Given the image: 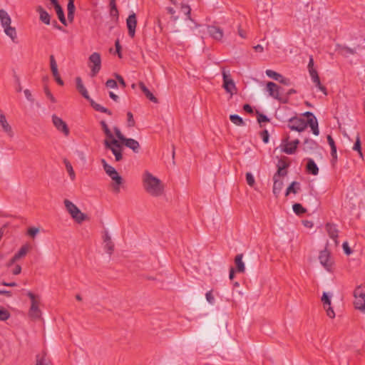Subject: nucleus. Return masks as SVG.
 Segmentation results:
<instances>
[{"instance_id":"nucleus-10","label":"nucleus","mask_w":365,"mask_h":365,"mask_svg":"<svg viewBox=\"0 0 365 365\" xmlns=\"http://www.w3.org/2000/svg\"><path fill=\"white\" fill-rule=\"evenodd\" d=\"M52 123L59 132L62 133L65 136H68L70 134L69 128L66 123L63 120L62 118L53 114L52 115Z\"/></svg>"},{"instance_id":"nucleus-43","label":"nucleus","mask_w":365,"mask_h":365,"mask_svg":"<svg viewBox=\"0 0 365 365\" xmlns=\"http://www.w3.org/2000/svg\"><path fill=\"white\" fill-rule=\"evenodd\" d=\"M10 316V313L6 309L0 307V321H6Z\"/></svg>"},{"instance_id":"nucleus-36","label":"nucleus","mask_w":365,"mask_h":365,"mask_svg":"<svg viewBox=\"0 0 365 365\" xmlns=\"http://www.w3.org/2000/svg\"><path fill=\"white\" fill-rule=\"evenodd\" d=\"M101 128H102L103 133H105V135L106 136V139H108V140L115 139L111 130L108 128V125L104 120L101 121Z\"/></svg>"},{"instance_id":"nucleus-24","label":"nucleus","mask_w":365,"mask_h":365,"mask_svg":"<svg viewBox=\"0 0 365 365\" xmlns=\"http://www.w3.org/2000/svg\"><path fill=\"white\" fill-rule=\"evenodd\" d=\"M243 255L238 254L235 258V263L236 265L237 272L239 273H244L245 272V263L242 261Z\"/></svg>"},{"instance_id":"nucleus-38","label":"nucleus","mask_w":365,"mask_h":365,"mask_svg":"<svg viewBox=\"0 0 365 365\" xmlns=\"http://www.w3.org/2000/svg\"><path fill=\"white\" fill-rule=\"evenodd\" d=\"M63 163L71 180H73L76 178V174L71 163L66 159L63 160Z\"/></svg>"},{"instance_id":"nucleus-27","label":"nucleus","mask_w":365,"mask_h":365,"mask_svg":"<svg viewBox=\"0 0 365 365\" xmlns=\"http://www.w3.org/2000/svg\"><path fill=\"white\" fill-rule=\"evenodd\" d=\"M103 242H104V248L106 250V252L109 254H111V252L113 250V243L111 240L110 236L109 234L106 232L104 236H103Z\"/></svg>"},{"instance_id":"nucleus-56","label":"nucleus","mask_w":365,"mask_h":365,"mask_svg":"<svg viewBox=\"0 0 365 365\" xmlns=\"http://www.w3.org/2000/svg\"><path fill=\"white\" fill-rule=\"evenodd\" d=\"M145 96L152 102L157 103L158 100L155 97V96L148 90L146 93H144Z\"/></svg>"},{"instance_id":"nucleus-13","label":"nucleus","mask_w":365,"mask_h":365,"mask_svg":"<svg viewBox=\"0 0 365 365\" xmlns=\"http://www.w3.org/2000/svg\"><path fill=\"white\" fill-rule=\"evenodd\" d=\"M280 87L273 82H268L267 83V89L271 97L277 100H281L280 97Z\"/></svg>"},{"instance_id":"nucleus-33","label":"nucleus","mask_w":365,"mask_h":365,"mask_svg":"<svg viewBox=\"0 0 365 365\" xmlns=\"http://www.w3.org/2000/svg\"><path fill=\"white\" fill-rule=\"evenodd\" d=\"M90 102H91V106L96 110V111H98V112H101V113H106L109 115H112V112L108 110V108L102 106L101 105H100L99 103H96L95 101H93L92 99L90 98Z\"/></svg>"},{"instance_id":"nucleus-35","label":"nucleus","mask_w":365,"mask_h":365,"mask_svg":"<svg viewBox=\"0 0 365 365\" xmlns=\"http://www.w3.org/2000/svg\"><path fill=\"white\" fill-rule=\"evenodd\" d=\"M30 249V246L29 245H23L20 250L14 255V259H19L24 257L26 256L27 252H29Z\"/></svg>"},{"instance_id":"nucleus-16","label":"nucleus","mask_w":365,"mask_h":365,"mask_svg":"<svg viewBox=\"0 0 365 365\" xmlns=\"http://www.w3.org/2000/svg\"><path fill=\"white\" fill-rule=\"evenodd\" d=\"M207 33L212 38L216 41H221L224 35L222 30L215 26H207Z\"/></svg>"},{"instance_id":"nucleus-25","label":"nucleus","mask_w":365,"mask_h":365,"mask_svg":"<svg viewBox=\"0 0 365 365\" xmlns=\"http://www.w3.org/2000/svg\"><path fill=\"white\" fill-rule=\"evenodd\" d=\"M5 34L11 38L12 42L17 43V33L16 28L11 26L4 28Z\"/></svg>"},{"instance_id":"nucleus-34","label":"nucleus","mask_w":365,"mask_h":365,"mask_svg":"<svg viewBox=\"0 0 365 365\" xmlns=\"http://www.w3.org/2000/svg\"><path fill=\"white\" fill-rule=\"evenodd\" d=\"M317 143L312 139H306L303 143V150L304 151H309L316 149Z\"/></svg>"},{"instance_id":"nucleus-45","label":"nucleus","mask_w":365,"mask_h":365,"mask_svg":"<svg viewBox=\"0 0 365 365\" xmlns=\"http://www.w3.org/2000/svg\"><path fill=\"white\" fill-rule=\"evenodd\" d=\"M106 86L108 88H117L118 84H117L116 81H115L113 79H108L106 82Z\"/></svg>"},{"instance_id":"nucleus-62","label":"nucleus","mask_w":365,"mask_h":365,"mask_svg":"<svg viewBox=\"0 0 365 365\" xmlns=\"http://www.w3.org/2000/svg\"><path fill=\"white\" fill-rule=\"evenodd\" d=\"M279 82L286 86H289L291 84L290 79L285 78L283 76H282V78L279 79Z\"/></svg>"},{"instance_id":"nucleus-3","label":"nucleus","mask_w":365,"mask_h":365,"mask_svg":"<svg viewBox=\"0 0 365 365\" xmlns=\"http://www.w3.org/2000/svg\"><path fill=\"white\" fill-rule=\"evenodd\" d=\"M101 164L106 173L113 181V183L112 184L113 191L116 193H118L120 190V185L123 182L122 177L118 174L117 170L113 166L107 163L105 159L101 160Z\"/></svg>"},{"instance_id":"nucleus-58","label":"nucleus","mask_w":365,"mask_h":365,"mask_svg":"<svg viewBox=\"0 0 365 365\" xmlns=\"http://www.w3.org/2000/svg\"><path fill=\"white\" fill-rule=\"evenodd\" d=\"M327 142H328L331 149L336 148L335 142H334L333 138L330 135H327Z\"/></svg>"},{"instance_id":"nucleus-46","label":"nucleus","mask_w":365,"mask_h":365,"mask_svg":"<svg viewBox=\"0 0 365 365\" xmlns=\"http://www.w3.org/2000/svg\"><path fill=\"white\" fill-rule=\"evenodd\" d=\"M324 309L326 310V312H327V314L329 317L333 319L335 317V313L332 309V307H331V305H327L326 306V307H324Z\"/></svg>"},{"instance_id":"nucleus-22","label":"nucleus","mask_w":365,"mask_h":365,"mask_svg":"<svg viewBox=\"0 0 365 365\" xmlns=\"http://www.w3.org/2000/svg\"><path fill=\"white\" fill-rule=\"evenodd\" d=\"M326 230L328 232L329 236L334 240V242L336 243V239L338 237V230L336 228V226L333 224L327 223L326 225Z\"/></svg>"},{"instance_id":"nucleus-64","label":"nucleus","mask_w":365,"mask_h":365,"mask_svg":"<svg viewBox=\"0 0 365 365\" xmlns=\"http://www.w3.org/2000/svg\"><path fill=\"white\" fill-rule=\"evenodd\" d=\"M24 93L25 97L26 98V99L28 101H31V102L34 101V99L32 98V95L29 89L24 90Z\"/></svg>"},{"instance_id":"nucleus-6","label":"nucleus","mask_w":365,"mask_h":365,"mask_svg":"<svg viewBox=\"0 0 365 365\" xmlns=\"http://www.w3.org/2000/svg\"><path fill=\"white\" fill-rule=\"evenodd\" d=\"M66 210L69 212L73 219L81 223L86 219V215L81 212L78 207L71 201L66 199L63 202Z\"/></svg>"},{"instance_id":"nucleus-8","label":"nucleus","mask_w":365,"mask_h":365,"mask_svg":"<svg viewBox=\"0 0 365 365\" xmlns=\"http://www.w3.org/2000/svg\"><path fill=\"white\" fill-rule=\"evenodd\" d=\"M91 76H96L101 68V57L98 52L93 53L88 58Z\"/></svg>"},{"instance_id":"nucleus-50","label":"nucleus","mask_w":365,"mask_h":365,"mask_svg":"<svg viewBox=\"0 0 365 365\" xmlns=\"http://www.w3.org/2000/svg\"><path fill=\"white\" fill-rule=\"evenodd\" d=\"M114 131H115L116 137L123 143V141L125 140V137L122 134L120 129L117 127H115Z\"/></svg>"},{"instance_id":"nucleus-59","label":"nucleus","mask_w":365,"mask_h":365,"mask_svg":"<svg viewBox=\"0 0 365 365\" xmlns=\"http://www.w3.org/2000/svg\"><path fill=\"white\" fill-rule=\"evenodd\" d=\"M115 50H116V53H118V56L119 58H122V54H121V52H120V50H121V46L120 45V42L118 40H117L115 43Z\"/></svg>"},{"instance_id":"nucleus-9","label":"nucleus","mask_w":365,"mask_h":365,"mask_svg":"<svg viewBox=\"0 0 365 365\" xmlns=\"http://www.w3.org/2000/svg\"><path fill=\"white\" fill-rule=\"evenodd\" d=\"M222 75L223 79V87L225 90L230 93H232L236 89V86L234 81L232 80L230 71H226L225 68H222Z\"/></svg>"},{"instance_id":"nucleus-61","label":"nucleus","mask_w":365,"mask_h":365,"mask_svg":"<svg viewBox=\"0 0 365 365\" xmlns=\"http://www.w3.org/2000/svg\"><path fill=\"white\" fill-rule=\"evenodd\" d=\"M168 13L173 15V19L174 21L178 20V16H175L174 14H175V10L173 7H167L166 9Z\"/></svg>"},{"instance_id":"nucleus-14","label":"nucleus","mask_w":365,"mask_h":365,"mask_svg":"<svg viewBox=\"0 0 365 365\" xmlns=\"http://www.w3.org/2000/svg\"><path fill=\"white\" fill-rule=\"evenodd\" d=\"M50 65H51V70L52 74H53L56 83L60 86H63V81L60 77V75L58 71L57 63H56L55 58L53 55H51L50 56Z\"/></svg>"},{"instance_id":"nucleus-21","label":"nucleus","mask_w":365,"mask_h":365,"mask_svg":"<svg viewBox=\"0 0 365 365\" xmlns=\"http://www.w3.org/2000/svg\"><path fill=\"white\" fill-rule=\"evenodd\" d=\"M76 88L81 93V94L87 100H90V96L88 95V91L83 84L82 80L80 77H77L76 78Z\"/></svg>"},{"instance_id":"nucleus-23","label":"nucleus","mask_w":365,"mask_h":365,"mask_svg":"<svg viewBox=\"0 0 365 365\" xmlns=\"http://www.w3.org/2000/svg\"><path fill=\"white\" fill-rule=\"evenodd\" d=\"M273 189L272 192L275 197H278V195L280 194L282 189L283 187V182L282 180L278 179L277 176L273 177Z\"/></svg>"},{"instance_id":"nucleus-18","label":"nucleus","mask_w":365,"mask_h":365,"mask_svg":"<svg viewBox=\"0 0 365 365\" xmlns=\"http://www.w3.org/2000/svg\"><path fill=\"white\" fill-rule=\"evenodd\" d=\"M36 10L39 14L40 20L45 24L49 25L51 16L41 6H38Z\"/></svg>"},{"instance_id":"nucleus-42","label":"nucleus","mask_w":365,"mask_h":365,"mask_svg":"<svg viewBox=\"0 0 365 365\" xmlns=\"http://www.w3.org/2000/svg\"><path fill=\"white\" fill-rule=\"evenodd\" d=\"M293 211L297 215H302L306 212V209L299 203H295L292 206Z\"/></svg>"},{"instance_id":"nucleus-39","label":"nucleus","mask_w":365,"mask_h":365,"mask_svg":"<svg viewBox=\"0 0 365 365\" xmlns=\"http://www.w3.org/2000/svg\"><path fill=\"white\" fill-rule=\"evenodd\" d=\"M352 149L358 152L359 155V157L361 158H364V155H363V153H362V151H361L360 137H359V134L356 137V141H355V143L354 144V146H353Z\"/></svg>"},{"instance_id":"nucleus-41","label":"nucleus","mask_w":365,"mask_h":365,"mask_svg":"<svg viewBox=\"0 0 365 365\" xmlns=\"http://www.w3.org/2000/svg\"><path fill=\"white\" fill-rule=\"evenodd\" d=\"M265 73H266V75L269 78H272L277 81H279V79H281V78H282L281 74L277 73L276 71H274L273 70L267 69V70H266Z\"/></svg>"},{"instance_id":"nucleus-2","label":"nucleus","mask_w":365,"mask_h":365,"mask_svg":"<svg viewBox=\"0 0 365 365\" xmlns=\"http://www.w3.org/2000/svg\"><path fill=\"white\" fill-rule=\"evenodd\" d=\"M144 190L153 197H159L163 194L164 186L162 181L148 171H145L142 177Z\"/></svg>"},{"instance_id":"nucleus-53","label":"nucleus","mask_w":365,"mask_h":365,"mask_svg":"<svg viewBox=\"0 0 365 365\" xmlns=\"http://www.w3.org/2000/svg\"><path fill=\"white\" fill-rule=\"evenodd\" d=\"M257 121L261 123H265L269 121V118L267 117V115L262 114V113H258L257 115Z\"/></svg>"},{"instance_id":"nucleus-12","label":"nucleus","mask_w":365,"mask_h":365,"mask_svg":"<svg viewBox=\"0 0 365 365\" xmlns=\"http://www.w3.org/2000/svg\"><path fill=\"white\" fill-rule=\"evenodd\" d=\"M126 25L128 30V35L133 38L135 34V29L137 26V18L135 13L130 14L126 19Z\"/></svg>"},{"instance_id":"nucleus-63","label":"nucleus","mask_w":365,"mask_h":365,"mask_svg":"<svg viewBox=\"0 0 365 365\" xmlns=\"http://www.w3.org/2000/svg\"><path fill=\"white\" fill-rule=\"evenodd\" d=\"M307 68L309 71L312 70H315V68H314V58L312 56L309 57Z\"/></svg>"},{"instance_id":"nucleus-19","label":"nucleus","mask_w":365,"mask_h":365,"mask_svg":"<svg viewBox=\"0 0 365 365\" xmlns=\"http://www.w3.org/2000/svg\"><path fill=\"white\" fill-rule=\"evenodd\" d=\"M123 144L131 149L135 153H138L140 149V145L139 143L133 139V138H125V140L123 141Z\"/></svg>"},{"instance_id":"nucleus-31","label":"nucleus","mask_w":365,"mask_h":365,"mask_svg":"<svg viewBox=\"0 0 365 365\" xmlns=\"http://www.w3.org/2000/svg\"><path fill=\"white\" fill-rule=\"evenodd\" d=\"M50 360L47 357L46 354L45 352L36 355V365H50Z\"/></svg>"},{"instance_id":"nucleus-44","label":"nucleus","mask_w":365,"mask_h":365,"mask_svg":"<svg viewBox=\"0 0 365 365\" xmlns=\"http://www.w3.org/2000/svg\"><path fill=\"white\" fill-rule=\"evenodd\" d=\"M322 301L324 304V307H326V306H327V305H329V306L331 305L330 297L328 296L327 293H326V292L323 293V295L322 297Z\"/></svg>"},{"instance_id":"nucleus-5","label":"nucleus","mask_w":365,"mask_h":365,"mask_svg":"<svg viewBox=\"0 0 365 365\" xmlns=\"http://www.w3.org/2000/svg\"><path fill=\"white\" fill-rule=\"evenodd\" d=\"M103 144L106 149H108L112 152L115 156V160L116 162H119L123 159V147L116 139H105Z\"/></svg>"},{"instance_id":"nucleus-28","label":"nucleus","mask_w":365,"mask_h":365,"mask_svg":"<svg viewBox=\"0 0 365 365\" xmlns=\"http://www.w3.org/2000/svg\"><path fill=\"white\" fill-rule=\"evenodd\" d=\"M307 170L309 174L313 175H317L319 173L318 166L312 158L307 159Z\"/></svg>"},{"instance_id":"nucleus-26","label":"nucleus","mask_w":365,"mask_h":365,"mask_svg":"<svg viewBox=\"0 0 365 365\" xmlns=\"http://www.w3.org/2000/svg\"><path fill=\"white\" fill-rule=\"evenodd\" d=\"M0 125L1 126L3 130L6 133L9 135L12 136L13 132L11 126L8 123L6 116L4 114L0 115Z\"/></svg>"},{"instance_id":"nucleus-4","label":"nucleus","mask_w":365,"mask_h":365,"mask_svg":"<svg viewBox=\"0 0 365 365\" xmlns=\"http://www.w3.org/2000/svg\"><path fill=\"white\" fill-rule=\"evenodd\" d=\"M26 294L31 299V307L28 313L29 317L33 320L40 319L41 317V311L39 309V304L41 302L40 297L38 295L34 294L30 291H29Z\"/></svg>"},{"instance_id":"nucleus-48","label":"nucleus","mask_w":365,"mask_h":365,"mask_svg":"<svg viewBox=\"0 0 365 365\" xmlns=\"http://www.w3.org/2000/svg\"><path fill=\"white\" fill-rule=\"evenodd\" d=\"M44 92H45V94L46 96V97L52 102V103H56V98H54V96H53V94L51 93L50 90L48 89V87H45L44 88Z\"/></svg>"},{"instance_id":"nucleus-37","label":"nucleus","mask_w":365,"mask_h":365,"mask_svg":"<svg viewBox=\"0 0 365 365\" xmlns=\"http://www.w3.org/2000/svg\"><path fill=\"white\" fill-rule=\"evenodd\" d=\"M55 10H56V14L58 16V18L59 21L63 25L66 26L67 25L66 19L65 18L64 12H63V9L61 8V5L58 6H56L55 8Z\"/></svg>"},{"instance_id":"nucleus-1","label":"nucleus","mask_w":365,"mask_h":365,"mask_svg":"<svg viewBox=\"0 0 365 365\" xmlns=\"http://www.w3.org/2000/svg\"><path fill=\"white\" fill-rule=\"evenodd\" d=\"M304 115L307 117V120H305L303 118L301 117L294 116L290 118L288 122V128L292 130L302 132L309 125L312 130L313 134L315 135H319V130L317 118L312 113L309 111L306 112Z\"/></svg>"},{"instance_id":"nucleus-40","label":"nucleus","mask_w":365,"mask_h":365,"mask_svg":"<svg viewBox=\"0 0 365 365\" xmlns=\"http://www.w3.org/2000/svg\"><path fill=\"white\" fill-rule=\"evenodd\" d=\"M230 121L237 126H242L245 125L243 119L238 115L232 114L230 115Z\"/></svg>"},{"instance_id":"nucleus-51","label":"nucleus","mask_w":365,"mask_h":365,"mask_svg":"<svg viewBox=\"0 0 365 365\" xmlns=\"http://www.w3.org/2000/svg\"><path fill=\"white\" fill-rule=\"evenodd\" d=\"M39 232V230L36 227H30L28 231H27V233L29 236L32 237H34Z\"/></svg>"},{"instance_id":"nucleus-30","label":"nucleus","mask_w":365,"mask_h":365,"mask_svg":"<svg viewBox=\"0 0 365 365\" xmlns=\"http://www.w3.org/2000/svg\"><path fill=\"white\" fill-rule=\"evenodd\" d=\"M288 165L287 163H285L284 162H279V164L277 165V173L274 175L273 177H276L277 176V178L279 179L281 177H284L285 175H287V168Z\"/></svg>"},{"instance_id":"nucleus-60","label":"nucleus","mask_w":365,"mask_h":365,"mask_svg":"<svg viewBox=\"0 0 365 365\" xmlns=\"http://www.w3.org/2000/svg\"><path fill=\"white\" fill-rule=\"evenodd\" d=\"M331 155L332 157V161L334 163L337 160V150L336 148L331 149Z\"/></svg>"},{"instance_id":"nucleus-7","label":"nucleus","mask_w":365,"mask_h":365,"mask_svg":"<svg viewBox=\"0 0 365 365\" xmlns=\"http://www.w3.org/2000/svg\"><path fill=\"white\" fill-rule=\"evenodd\" d=\"M354 296L355 298L354 306L355 308L362 312L365 311V286H358L354 292Z\"/></svg>"},{"instance_id":"nucleus-47","label":"nucleus","mask_w":365,"mask_h":365,"mask_svg":"<svg viewBox=\"0 0 365 365\" xmlns=\"http://www.w3.org/2000/svg\"><path fill=\"white\" fill-rule=\"evenodd\" d=\"M246 180H247V184L251 187L254 185L255 182L254 176L250 173H247L246 174Z\"/></svg>"},{"instance_id":"nucleus-57","label":"nucleus","mask_w":365,"mask_h":365,"mask_svg":"<svg viewBox=\"0 0 365 365\" xmlns=\"http://www.w3.org/2000/svg\"><path fill=\"white\" fill-rule=\"evenodd\" d=\"M342 247H343V250L344 251V252L347 255H349L351 253V248L349 247V244L347 242H344L342 245Z\"/></svg>"},{"instance_id":"nucleus-32","label":"nucleus","mask_w":365,"mask_h":365,"mask_svg":"<svg viewBox=\"0 0 365 365\" xmlns=\"http://www.w3.org/2000/svg\"><path fill=\"white\" fill-rule=\"evenodd\" d=\"M299 190H300V183L299 182L294 181L287 188L286 192H285V195L287 196L290 193L297 194Z\"/></svg>"},{"instance_id":"nucleus-11","label":"nucleus","mask_w":365,"mask_h":365,"mask_svg":"<svg viewBox=\"0 0 365 365\" xmlns=\"http://www.w3.org/2000/svg\"><path fill=\"white\" fill-rule=\"evenodd\" d=\"M299 143V140L298 139L292 141H288V140H285L282 141V151L288 155L294 154L297 148Z\"/></svg>"},{"instance_id":"nucleus-15","label":"nucleus","mask_w":365,"mask_h":365,"mask_svg":"<svg viewBox=\"0 0 365 365\" xmlns=\"http://www.w3.org/2000/svg\"><path fill=\"white\" fill-rule=\"evenodd\" d=\"M309 73L311 79H312V82L314 83L315 86L319 91L323 92V93L324 95H327V89L324 86L322 85L317 71L316 69L312 70V71H309Z\"/></svg>"},{"instance_id":"nucleus-55","label":"nucleus","mask_w":365,"mask_h":365,"mask_svg":"<svg viewBox=\"0 0 365 365\" xmlns=\"http://www.w3.org/2000/svg\"><path fill=\"white\" fill-rule=\"evenodd\" d=\"M67 10L69 13H74L75 11V6H74V0H69L67 5Z\"/></svg>"},{"instance_id":"nucleus-49","label":"nucleus","mask_w":365,"mask_h":365,"mask_svg":"<svg viewBox=\"0 0 365 365\" xmlns=\"http://www.w3.org/2000/svg\"><path fill=\"white\" fill-rule=\"evenodd\" d=\"M128 117V125L129 127H133L135 125V120L133 118V115L131 112H128L127 113Z\"/></svg>"},{"instance_id":"nucleus-17","label":"nucleus","mask_w":365,"mask_h":365,"mask_svg":"<svg viewBox=\"0 0 365 365\" xmlns=\"http://www.w3.org/2000/svg\"><path fill=\"white\" fill-rule=\"evenodd\" d=\"M319 259L320 263L327 269L329 270L331 267L330 262V255L328 251L323 250L320 252Z\"/></svg>"},{"instance_id":"nucleus-52","label":"nucleus","mask_w":365,"mask_h":365,"mask_svg":"<svg viewBox=\"0 0 365 365\" xmlns=\"http://www.w3.org/2000/svg\"><path fill=\"white\" fill-rule=\"evenodd\" d=\"M205 297H206V299L207 301L210 304H214L215 303V298L212 294V292L211 291H209L206 293L205 294Z\"/></svg>"},{"instance_id":"nucleus-29","label":"nucleus","mask_w":365,"mask_h":365,"mask_svg":"<svg viewBox=\"0 0 365 365\" xmlns=\"http://www.w3.org/2000/svg\"><path fill=\"white\" fill-rule=\"evenodd\" d=\"M336 51L339 52V53L346 57H347L349 55H354L356 53L355 49L341 45H337Z\"/></svg>"},{"instance_id":"nucleus-20","label":"nucleus","mask_w":365,"mask_h":365,"mask_svg":"<svg viewBox=\"0 0 365 365\" xmlns=\"http://www.w3.org/2000/svg\"><path fill=\"white\" fill-rule=\"evenodd\" d=\"M1 25L4 28L11 26V19L9 14L4 9L0 10Z\"/></svg>"},{"instance_id":"nucleus-54","label":"nucleus","mask_w":365,"mask_h":365,"mask_svg":"<svg viewBox=\"0 0 365 365\" xmlns=\"http://www.w3.org/2000/svg\"><path fill=\"white\" fill-rule=\"evenodd\" d=\"M115 78L118 80V81L119 82L120 85L123 87V88H125L126 87V83L124 81V79L123 78V77L118 74V73H115L114 74Z\"/></svg>"}]
</instances>
